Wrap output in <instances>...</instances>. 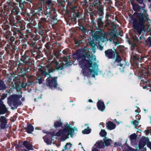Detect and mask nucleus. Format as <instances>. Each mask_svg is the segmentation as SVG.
<instances>
[{
    "label": "nucleus",
    "instance_id": "nucleus-1",
    "mask_svg": "<svg viewBox=\"0 0 151 151\" xmlns=\"http://www.w3.org/2000/svg\"><path fill=\"white\" fill-rule=\"evenodd\" d=\"M103 0H88L90 6L98 9L97 13L99 17L97 18L95 21L97 22L95 25L96 29L98 31H95L94 34L92 35L93 38L88 43H87V45H89L91 47L92 51L95 52L97 46L96 42L95 41L99 42L101 39L104 38V32L103 29L106 26L105 23L103 20L104 16V7L102 5V1ZM108 1V0H105Z\"/></svg>",
    "mask_w": 151,
    "mask_h": 151
},
{
    "label": "nucleus",
    "instance_id": "nucleus-2",
    "mask_svg": "<svg viewBox=\"0 0 151 151\" xmlns=\"http://www.w3.org/2000/svg\"><path fill=\"white\" fill-rule=\"evenodd\" d=\"M92 50L91 48H88L86 47L77 50L76 52L73 54L72 57L73 59L77 60L79 61V64L83 67L84 68L82 70L83 74L88 77L91 73L96 71L90 68H95L97 65L96 63H93V62L96 61V58L93 53L90 52Z\"/></svg>",
    "mask_w": 151,
    "mask_h": 151
},
{
    "label": "nucleus",
    "instance_id": "nucleus-3",
    "mask_svg": "<svg viewBox=\"0 0 151 151\" xmlns=\"http://www.w3.org/2000/svg\"><path fill=\"white\" fill-rule=\"evenodd\" d=\"M77 0H66L67 3L66 6V13H73L72 17L73 20L75 21L76 20V18L78 19V20L82 18V10L79 9L78 6Z\"/></svg>",
    "mask_w": 151,
    "mask_h": 151
},
{
    "label": "nucleus",
    "instance_id": "nucleus-4",
    "mask_svg": "<svg viewBox=\"0 0 151 151\" xmlns=\"http://www.w3.org/2000/svg\"><path fill=\"white\" fill-rule=\"evenodd\" d=\"M50 1H47L42 5L41 3H39L37 6V14L39 15H45L47 18L49 16H51L52 13L54 12L55 8L52 7L49 5Z\"/></svg>",
    "mask_w": 151,
    "mask_h": 151
},
{
    "label": "nucleus",
    "instance_id": "nucleus-5",
    "mask_svg": "<svg viewBox=\"0 0 151 151\" xmlns=\"http://www.w3.org/2000/svg\"><path fill=\"white\" fill-rule=\"evenodd\" d=\"M50 1H47L42 5L41 3H39L37 6V14L39 15H45L47 18L49 16H51L52 13L54 12L55 8L52 7L49 5Z\"/></svg>",
    "mask_w": 151,
    "mask_h": 151
},
{
    "label": "nucleus",
    "instance_id": "nucleus-6",
    "mask_svg": "<svg viewBox=\"0 0 151 151\" xmlns=\"http://www.w3.org/2000/svg\"><path fill=\"white\" fill-rule=\"evenodd\" d=\"M138 12H134L133 15L135 18L131 14L129 15V18L131 19V21L132 25V27L134 31L139 35H141L143 31H145L144 27L143 26L140 18L138 14Z\"/></svg>",
    "mask_w": 151,
    "mask_h": 151
},
{
    "label": "nucleus",
    "instance_id": "nucleus-7",
    "mask_svg": "<svg viewBox=\"0 0 151 151\" xmlns=\"http://www.w3.org/2000/svg\"><path fill=\"white\" fill-rule=\"evenodd\" d=\"M114 50L109 49L105 50V56L109 59H114L113 63L115 65L123 67L124 65L121 63L122 59L119 54V52L115 49H114Z\"/></svg>",
    "mask_w": 151,
    "mask_h": 151
},
{
    "label": "nucleus",
    "instance_id": "nucleus-8",
    "mask_svg": "<svg viewBox=\"0 0 151 151\" xmlns=\"http://www.w3.org/2000/svg\"><path fill=\"white\" fill-rule=\"evenodd\" d=\"M30 52L28 50L26 51L23 55H22L20 59L21 62H23L22 70H24L25 72H28L30 71L29 68L32 64L33 59L30 58Z\"/></svg>",
    "mask_w": 151,
    "mask_h": 151
},
{
    "label": "nucleus",
    "instance_id": "nucleus-9",
    "mask_svg": "<svg viewBox=\"0 0 151 151\" xmlns=\"http://www.w3.org/2000/svg\"><path fill=\"white\" fill-rule=\"evenodd\" d=\"M9 16L8 20L9 21V24L11 26L26 24L24 20H22L21 17L19 15H15L14 17L12 15H9Z\"/></svg>",
    "mask_w": 151,
    "mask_h": 151
},
{
    "label": "nucleus",
    "instance_id": "nucleus-10",
    "mask_svg": "<svg viewBox=\"0 0 151 151\" xmlns=\"http://www.w3.org/2000/svg\"><path fill=\"white\" fill-rule=\"evenodd\" d=\"M145 5L143 3V6H142L141 9L143 11V12H138L139 17L142 21L143 26L145 27V24L150 22V19L149 17V15L147 13V10L145 9Z\"/></svg>",
    "mask_w": 151,
    "mask_h": 151
},
{
    "label": "nucleus",
    "instance_id": "nucleus-11",
    "mask_svg": "<svg viewBox=\"0 0 151 151\" xmlns=\"http://www.w3.org/2000/svg\"><path fill=\"white\" fill-rule=\"evenodd\" d=\"M25 25L26 24L12 26L11 31L13 33V36L15 37L16 36H19V35L21 34H22V31L26 29Z\"/></svg>",
    "mask_w": 151,
    "mask_h": 151
},
{
    "label": "nucleus",
    "instance_id": "nucleus-12",
    "mask_svg": "<svg viewBox=\"0 0 151 151\" xmlns=\"http://www.w3.org/2000/svg\"><path fill=\"white\" fill-rule=\"evenodd\" d=\"M58 76L52 77L50 75L46 79V84L51 89H55L58 86Z\"/></svg>",
    "mask_w": 151,
    "mask_h": 151
},
{
    "label": "nucleus",
    "instance_id": "nucleus-13",
    "mask_svg": "<svg viewBox=\"0 0 151 151\" xmlns=\"http://www.w3.org/2000/svg\"><path fill=\"white\" fill-rule=\"evenodd\" d=\"M18 95H11L7 99V103L11 107V109L14 110V107H13V105L14 106H16L17 100L18 99Z\"/></svg>",
    "mask_w": 151,
    "mask_h": 151
},
{
    "label": "nucleus",
    "instance_id": "nucleus-14",
    "mask_svg": "<svg viewBox=\"0 0 151 151\" xmlns=\"http://www.w3.org/2000/svg\"><path fill=\"white\" fill-rule=\"evenodd\" d=\"M63 130L64 131V132H67L68 134L70 135L71 137H73L74 135V131H77V129L75 127H74L73 128H72L70 124L67 123Z\"/></svg>",
    "mask_w": 151,
    "mask_h": 151
},
{
    "label": "nucleus",
    "instance_id": "nucleus-15",
    "mask_svg": "<svg viewBox=\"0 0 151 151\" xmlns=\"http://www.w3.org/2000/svg\"><path fill=\"white\" fill-rule=\"evenodd\" d=\"M4 37L8 40L10 44L12 43L14 41L15 38L13 36H12V33L11 31L7 30L4 32Z\"/></svg>",
    "mask_w": 151,
    "mask_h": 151
},
{
    "label": "nucleus",
    "instance_id": "nucleus-16",
    "mask_svg": "<svg viewBox=\"0 0 151 151\" xmlns=\"http://www.w3.org/2000/svg\"><path fill=\"white\" fill-rule=\"evenodd\" d=\"M46 69L44 68L41 70V76H44L45 77L47 76H49L50 75H50L51 73H53L56 70L55 69L53 68L52 66L49 68L47 69L48 72L46 71Z\"/></svg>",
    "mask_w": 151,
    "mask_h": 151
},
{
    "label": "nucleus",
    "instance_id": "nucleus-17",
    "mask_svg": "<svg viewBox=\"0 0 151 151\" xmlns=\"http://www.w3.org/2000/svg\"><path fill=\"white\" fill-rule=\"evenodd\" d=\"M118 35L116 32L112 31L107 34V40L111 41L113 40H117Z\"/></svg>",
    "mask_w": 151,
    "mask_h": 151
},
{
    "label": "nucleus",
    "instance_id": "nucleus-18",
    "mask_svg": "<svg viewBox=\"0 0 151 151\" xmlns=\"http://www.w3.org/2000/svg\"><path fill=\"white\" fill-rule=\"evenodd\" d=\"M13 6V3L10 2H7V5H4V9L5 12L6 13V15H10Z\"/></svg>",
    "mask_w": 151,
    "mask_h": 151
},
{
    "label": "nucleus",
    "instance_id": "nucleus-19",
    "mask_svg": "<svg viewBox=\"0 0 151 151\" xmlns=\"http://www.w3.org/2000/svg\"><path fill=\"white\" fill-rule=\"evenodd\" d=\"M37 32L44 39L45 37L46 33L47 32L46 27L45 26H40L38 25V29L36 30Z\"/></svg>",
    "mask_w": 151,
    "mask_h": 151
},
{
    "label": "nucleus",
    "instance_id": "nucleus-20",
    "mask_svg": "<svg viewBox=\"0 0 151 151\" xmlns=\"http://www.w3.org/2000/svg\"><path fill=\"white\" fill-rule=\"evenodd\" d=\"M0 122L1 123L0 125V127L1 129H4L6 127L7 120L6 118L4 116H1L0 118Z\"/></svg>",
    "mask_w": 151,
    "mask_h": 151
},
{
    "label": "nucleus",
    "instance_id": "nucleus-21",
    "mask_svg": "<svg viewBox=\"0 0 151 151\" xmlns=\"http://www.w3.org/2000/svg\"><path fill=\"white\" fill-rule=\"evenodd\" d=\"M78 25L79 27V30L81 31L83 33L86 34V33H88V29L86 25L84 24L82 22L79 21Z\"/></svg>",
    "mask_w": 151,
    "mask_h": 151
},
{
    "label": "nucleus",
    "instance_id": "nucleus-22",
    "mask_svg": "<svg viewBox=\"0 0 151 151\" xmlns=\"http://www.w3.org/2000/svg\"><path fill=\"white\" fill-rule=\"evenodd\" d=\"M8 112V108L4 103L0 102V115L4 114Z\"/></svg>",
    "mask_w": 151,
    "mask_h": 151
},
{
    "label": "nucleus",
    "instance_id": "nucleus-23",
    "mask_svg": "<svg viewBox=\"0 0 151 151\" xmlns=\"http://www.w3.org/2000/svg\"><path fill=\"white\" fill-rule=\"evenodd\" d=\"M20 43V42L19 41V40H17L14 42V47H13L10 44L9 45H7V47L6 48L5 47V49L6 51H9L10 50H11V51L12 52H13V50H15V46H18L19 44Z\"/></svg>",
    "mask_w": 151,
    "mask_h": 151
},
{
    "label": "nucleus",
    "instance_id": "nucleus-24",
    "mask_svg": "<svg viewBox=\"0 0 151 151\" xmlns=\"http://www.w3.org/2000/svg\"><path fill=\"white\" fill-rule=\"evenodd\" d=\"M54 64L55 65V69L57 70H61L64 68V66L65 64L63 62L59 63L57 61H55L54 62Z\"/></svg>",
    "mask_w": 151,
    "mask_h": 151
},
{
    "label": "nucleus",
    "instance_id": "nucleus-25",
    "mask_svg": "<svg viewBox=\"0 0 151 151\" xmlns=\"http://www.w3.org/2000/svg\"><path fill=\"white\" fill-rule=\"evenodd\" d=\"M54 12L52 13L51 14V16H49V17H50L51 19L52 24L55 25L57 23L58 20L56 18L57 14L55 12V9Z\"/></svg>",
    "mask_w": 151,
    "mask_h": 151
},
{
    "label": "nucleus",
    "instance_id": "nucleus-26",
    "mask_svg": "<svg viewBox=\"0 0 151 151\" xmlns=\"http://www.w3.org/2000/svg\"><path fill=\"white\" fill-rule=\"evenodd\" d=\"M43 139L44 141L47 145H51L53 139L49 135L47 134L44 137H43Z\"/></svg>",
    "mask_w": 151,
    "mask_h": 151
},
{
    "label": "nucleus",
    "instance_id": "nucleus-27",
    "mask_svg": "<svg viewBox=\"0 0 151 151\" xmlns=\"http://www.w3.org/2000/svg\"><path fill=\"white\" fill-rule=\"evenodd\" d=\"M96 105L98 109L101 111H103L105 109V105L102 101L99 100Z\"/></svg>",
    "mask_w": 151,
    "mask_h": 151
},
{
    "label": "nucleus",
    "instance_id": "nucleus-28",
    "mask_svg": "<svg viewBox=\"0 0 151 151\" xmlns=\"http://www.w3.org/2000/svg\"><path fill=\"white\" fill-rule=\"evenodd\" d=\"M27 43L29 46L30 51L34 50L36 48H41L40 46L38 47L37 43L35 42L30 41L28 42Z\"/></svg>",
    "mask_w": 151,
    "mask_h": 151
},
{
    "label": "nucleus",
    "instance_id": "nucleus-29",
    "mask_svg": "<svg viewBox=\"0 0 151 151\" xmlns=\"http://www.w3.org/2000/svg\"><path fill=\"white\" fill-rule=\"evenodd\" d=\"M106 128L111 130L114 129L116 127V124L113 122L109 121L106 123Z\"/></svg>",
    "mask_w": 151,
    "mask_h": 151
},
{
    "label": "nucleus",
    "instance_id": "nucleus-30",
    "mask_svg": "<svg viewBox=\"0 0 151 151\" xmlns=\"http://www.w3.org/2000/svg\"><path fill=\"white\" fill-rule=\"evenodd\" d=\"M19 12H20L19 7L17 6H13L10 15H14L15 16L17 15Z\"/></svg>",
    "mask_w": 151,
    "mask_h": 151
},
{
    "label": "nucleus",
    "instance_id": "nucleus-31",
    "mask_svg": "<svg viewBox=\"0 0 151 151\" xmlns=\"http://www.w3.org/2000/svg\"><path fill=\"white\" fill-rule=\"evenodd\" d=\"M33 29H26L25 34L26 37H35V35L33 33Z\"/></svg>",
    "mask_w": 151,
    "mask_h": 151
},
{
    "label": "nucleus",
    "instance_id": "nucleus-32",
    "mask_svg": "<svg viewBox=\"0 0 151 151\" xmlns=\"http://www.w3.org/2000/svg\"><path fill=\"white\" fill-rule=\"evenodd\" d=\"M131 58L134 62H136V61H140L141 59V58L139 57V55L134 52L132 53Z\"/></svg>",
    "mask_w": 151,
    "mask_h": 151
},
{
    "label": "nucleus",
    "instance_id": "nucleus-33",
    "mask_svg": "<svg viewBox=\"0 0 151 151\" xmlns=\"http://www.w3.org/2000/svg\"><path fill=\"white\" fill-rule=\"evenodd\" d=\"M41 48H36L34 50H31L30 53H31V56L34 57H36L38 55L39 53L41 52L40 50Z\"/></svg>",
    "mask_w": 151,
    "mask_h": 151
},
{
    "label": "nucleus",
    "instance_id": "nucleus-34",
    "mask_svg": "<svg viewBox=\"0 0 151 151\" xmlns=\"http://www.w3.org/2000/svg\"><path fill=\"white\" fill-rule=\"evenodd\" d=\"M23 145L28 150H33V145L30 144L29 142L25 140L24 141L23 143Z\"/></svg>",
    "mask_w": 151,
    "mask_h": 151
},
{
    "label": "nucleus",
    "instance_id": "nucleus-35",
    "mask_svg": "<svg viewBox=\"0 0 151 151\" xmlns=\"http://www.w3.org/2000/svg\"><path fill=\"white\" fill-rule=\"evenodd\" d=\"M24 129H25L26 132L28 134H31L33 131L34 128L33 126L30 124L28 123L26 127H24Z\"/></svg>",
    "mask_w": 151,
    "mask_h": 151
},
{
    "label": "nucleus",
    "instance_id": "nucleus-36",
    "mask_svg": "<svg viewBox=\"0 0 151 151\" xmlns=\"http://www.w3.org/2000/svg\"><path fill=\"white\" fill-rule=\"evenodd\" d=\"M132 9L135 12H140L142 7L137 3H132Z\"/></svg>",
    "mask_w": 151,
    "mask_h": 151
},
{
    "label": "nucleus",
    "instance_id": "nucleus-37",
    "mask_svg": "<svg viewBox=\"0 0 151 151\" xmlns=\"http://www.w3.org/2000/svg\"><path fill=\"white\" fill-rule=\"evenodd\" d=\"M27 1L32 2L33 0H27ZM16 1L19 3V7L21 9H23L24 8V4L25 3V0H15Z\"/></svg>",
    "mask_w": 151,
    "mask_h": 151
},
{
    "label": "nucleus",
    "instance_id": "nucleus-38",
    "mask_svg": "<svg viewBox=\"0 0 151 151\" xmlns=\"http://www.w3.org/2000/svg\"><path fill=\"white\" fill-rule=\"evenodd\" d=\"M64 131L62 129H60L56 133V135L57 136L59 137L62 134V138H63L64 137L63 139V140L64 141L68 138V135H64Z\"/></svg>",
    "mask_w": 151,
    "mask_h": 151
},
{
    "label": "nucleus",
    "instance_id": "nucleus-39",
    "mask_svg": "<svg viewBox=\"0 0 151 151\" xmlns=\"http://www.w3.org/2000/svg\"><path fill=\"white\" fill-rule=\"evenodd\" d=\"M63 60L64 62H65V65H66V67H67L69 65H72V63L71 61L70 60V57L69 56H64L63 58Z\"/></svg>",
    "mask_w": 151,
    "mask_h": 151
},
{
    "label": "nucleus",
    "instance_id": "nucleus-40",
    "mask_svg": "<svg viewBox=\"0 0 151 151\" xmlns=\"http://www.w3.org/2000/svg\"><path fill=\"white\" fill-rule=\"evenodd\" d=\"M47 18L46 17V18H41L40 21L39 22L38 25L40 26H45V25L47 23V22L46 20V19Z\"/></svg>",
    "mask_w": 151,
    "mask_h": 151
},
{
    "label": "nucleus",
    "instance_id": "nucleus-41",
    "mask_svg": "<svg viewBox=\"0 0 151 151\" xmlns=\"http://www.w3.org/2000/svg\"><path fill=\"white\" fill-rule=\"evenodd\" d=\"M72 146V144H71L70 142H68L66 144V145L64 146V149H63L61 151H71L70 150Z\"/></svg>",
    "mask_w": 151,
    "mask_h": 151
},
{
    "label": "nucleus",
    "instance_id": "nucleus-42",
    "mask_svg": "<svg viewBox=\"0 0 151 151\" xmlns=\"http://www.w3.org/2000/svg\"><path fill=\"white\" fill-rule=\"evenodd\" d=\"M6 88V86L3 80H0V91H3Z\"/></svg>",
    "mask_w": 151,
    "mask_h": 151
},
{
    "label": "nucleus",
    "instance_id": "nucleus-43",
    "mask_svg": "<svg viewBox=\"0 0 151 151\" xmlns=\"http://www.w3.org/2000/svg\"><path fill=\"white\" fill-rule=\"evenodd\" d=\"M104 142L105 145L106 146L111 145V144H112V140L111 139H104Z\"/></svg>",
    "mask_w": 151,
    "mask_h": 151
},
{
    "label": "nucleus",
    "instance_id": "nucleus-44",
    "mask_svg": "<svg viewBox=\"0 0 151 151\" xmlns=\"http://www.w3.org/2000/svg\"><path fill=\"white\" fill-rule=\"evenodd\" d=\"M91 129H90L89 127H88L86 129L82 131V133L83 134H88L91 133Z\"/></svg>",
    "mask_w": 151,
    "mask_h": 151
},
{
    "label": "nucleus",
    "instance_id": "nucleus-45",
    "mask_svg": "<svg viewBox=\"0 0 151 151\" xmlns=\"http://www.w3.org/2000/svg\"><path fill=\"white\" fill-rule=\"evenodd\" d=\"M41 76L40 75V76L37 77L35 83H38L39 84H42L43 83V79Z\"/></svg>",
    "mask_w": 151,
    "mask_h": 151
},
{
    "label": "nucleus",
    "instance_id": "nucleus-46",
    "mask_svg": "<svg viewBox=\"0 0 151 151\" xmlns=\"http://www.w3.org/2000/svg\"><path fill=\"white\" fill-rule=\"evenodd\" d=\"M13 78V76L10 75L9 77L8 76L5 78V81L6 82V83L7 84H9L10 82L12 81Z\"/></svg>",
    "mask_w": 151,
    "mask_h": 151
},
{
    "label": "nucleus",
    "instance_id": "nucleus-47",
    "mask_svg": "<svg viewBox=\"0 0 151 151\" xmlns=\"http://www.w3.org/2000/svg\"><path fill=\"white\" fill-rule=\"evenodd\" d=\"M63 123L58 121H56L54 123V126L56 128L61 127Z\"/></svg>",
    "mask_w": 151,
    "mask_h": 151
},
{
    "label": "nucleus",
    "instance_id": "nucleus-48",
    "mask_svg": "<svg viewBox=\"0 0 151 151\" xmlns=\"http://www.w3.org/2000/svg\"><path fill=\"white\" fill-rule=\"evenodd\" d=\"M145 145V142L142 140L139 143V149H142L144 148Z\"/></svg>",
    "mask_w": 151,
    "mask_h": 151
},
{
    "label": "nucleus",
    "instance_id": "nucleus-49",
    "mask_svg": "<svg viewBox=\"0 0 151 151\" xmlns=\"http://www.w3.org/2000/svg\"><path fill=\"white\" fill-rule=\"evenodd\" d=\"M57 2L60 6L65 7V0H57Z\"/></svg>",
    "mask_w": 151,
    "mask_h": 151
},
{
    "label": "nucleus",
    "instance_id": "nucleus-50",
    "mask_svg": "<svg viewBox=\"0 0 151 151\" xmlns=\"http://www.w3.org/2000/svg\"><path fill=\"white\" fill-rule=\"evenodd\" d=\"M137 137V135L135 133L132 134L130 135L129 136V138L131 140H134L136 139Z\"/></svg>",
    "mask_w": 151,
    "mask_h": 151
},
{
    "label": "nucleus",
    "instance_id": "nucleus-51",
    "mask_svg": "<svg viewBox=\"0 0 151 151\" xmlns=\"http://www.w3.org/2000/svg\"><path fill=\"white\" fill-rule=\"evenodd\" d=\"M84 40L83 39L74 40V43L76 46H78L80 44L83 42Z\"/></svg>",
    "mask_w": 151,
    "mask_h": 151
},
{
    "label": "nucleus",
    "instance_id": "nucleus-52",
    "mask_svg": "<svg viewBox=\"0 0 151 151\" xmlns=\"http://www.w3.org/2000/svg\"><path fill=\"white\" fill-rule=\"evenodd\" d=\"M2 27L4 30H9L10 26L9 25L4 24L2 25Z\"/></svg>",
    "mask_w": 151,
    "mask_h": 151
},
{
    "label": "nucleus",
    "instance_id": "nucleus-53",
    "mask_svg": "<svg viewBox=\"0 0 151 151\" xmlns=\"http://www.w3.org/2000/svg\"><path fill=\"white\" fill-rule=\"evenodd\" d=\"M23 35V33H22V34H20V35H19V36H16L15 37L16 39H18V40H19V41L20 42V41H22L23 40H24V38Z\"/></svg>",
    "mask_w": 151,
    "mask_h": 151
},
{
    "label": "nucleus",
    "instance_id": "nucleus-54",
    "mask_svg": "<svg viewBox=\"0 0 151 151\" xmlns=\"http://www.w3.org/2000/svg\"><path fill=\"white\" fill-rule=\"evenodd\" d=\"M107 134V132L104 129H101L100 133V136L102 137H105Z\"/></svg>",
    "mask_w": 151,
    "mask_h": 151
},
{
    "label": "nucleus",
    "instance_id": "nucleus-55",
    "mask_svg": "<svg viewBox=\"0 0 151 151\" xmlns=\"http://www.w3.org/2000/svg\"><path fill=\"white\" fill-rule=\"evenodd\" d=\"M147 45L148 47L151 46V37H149L146 40Z\"/></svg>",
    "mask_w": 151,
    "mask_h": 151
},
{
    "label": "nucleus",
    "instance_id": "nucleus-56",
    "mask_svg": "<svg viewBox=\"0 0 151 151\" xmlns=\"http://www.w3.org/2000/svg\"><path fill=\"white\" fill-rule=\"evenodd\" d=\"M7 94L6 93H3L1 96V99H0V102L4 103L2 101L4 99L6 98L7 97Z\"/></svg>",
    "mask_w": 151,
    "mask_h": 151
},
{
    "label": "nucleus",
    "instance_id": "nucleus-57",
    "mask_svg": "<svg viewBox=\"0 0 151 151\" xmlns=\"http://www.w3.org/2000/svg\"><path fill=\"white\" fill-rule=\"evenodd\" d=\"M27 29H33V26L32 24L29 23L27 24L26 26Z\"/></svg>",
    "mask_w": 151,
    "mask_h": 151
},
{
    "label": "nucleus",
    "instance_id": "nucleus-58",
    "mask_svg": "<svg viewBox=\"0 0 151 151\" xmlns=\"http://www.w3.org/2000/svg\"><path fill=\"white\" fill-rule=\"evenodd\" d=\"M24 8H23V9H21L22 10V12L20 13L21 14L23 15H26V16L29 17V16H30V14L29 13L26 12L24 11Z\"/></svg>",
    "mask_w": 151,
    "mask_h": 151
},
{
    "label": "nucleus",
    "instance_id": "nucleus-59",
    "mask_svg": "<svg viewBox=\"0 0 151 151\" xmlns=\"http://www.w3.org/2000/svg\"><path fill=\"white\" fill-rule=\"evenodd\" d=\"M90 15V18L91 20V22L93 23V25H96V23L94 22V21L95 20V18L94 17H93L92 16H91V15Z\"/></svg>",
    "mask_w": 151,
    "mask_h": 151
},
{
    "label": "nucleus",
    "instance_id": "nucleus-60",
    "mask_svg": "<svg viewBox=\"0 0 151 151\" xmlns=\"http://www.w3.org/2000/svg\"><path fill=\"white\" fill-rule=\"evenodd\" d=\"M45 46L46 49L47 50H50L51 49V44L49 43H47L45 45Z\"/></svg>",
    "mask_w": 151,
    "mask_h": 151
},
{
    "label": "nucleus",
    "instance_id": "nucleus-61",
    "mask_svg": "<svg viewBox=\"0 0 151 151\" xmlns=\"http://www.w3.org/2000/svg\"><path fill=\"white\" fill-rule=\"evenodd\" d=\"M19 100H17L16 102H17V105L16 106H14V108L15 109H17V107L19 105H20L22 104V102L20 101H18Z\"/></svg>",
    "mask_w": 151,
    "mask_h": 151
},
{
    "label": "nucleus",
    "instance_id": "nucleus-62",
    "mask_svg": "<svg viewBox=\"0 0 151 151\" xmlns=\"http://www.w3.org/2000/svg\"><path fill=\"white\" fill-rule=\"evenodd\" d=\"M139 120H135L132 121V123L134 125L135 127H137L138 126V123H139Z\"/></svg>",
    "mask_w": 151,
    "mask_h": 151
},
{
    "label": "nucleus",
    "instance_id": "nucleus-63",
    "mask_svg": "<svg viewBox=\"0 0 151 151\" xmlns=\"http://www.w3.org/2000/svg\"><path fill=\"white\" fill-rule=\"evenodd\" d=\"M98 9H97V11L96 12H91L90 13V15H91V16H92L93 17L96 16L97 15H98V13H97Z\"/></svg>",
    "mask_w": 151,
    "mask_h": 151
},
{
    "label": "nucleus",
    "instance_id": "nucleus-64",
    "mask_svg": "<svg viewBox=\"0 0 151 151\" xmlns=\"http://www.w3.org/2000/svg\"><path fill=\"white\" fill-rule=\"evenodd\" d=\"M124 150L125 151H134V149L129 147L127 149H126Z\"/></svg>",
    "mask_w": 151,
    "mask_h": 151
}]
</instances>
